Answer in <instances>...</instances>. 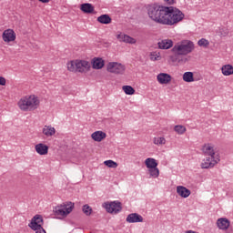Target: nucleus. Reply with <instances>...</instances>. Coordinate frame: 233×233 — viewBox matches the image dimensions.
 <instances>
[{"mask_svg":"<svg viewBox=\"0 0 233 233\" xmlns=\"http://www.w3.org/2000/svg\"><path fill=\"white\" fill-rule=\"evenodd\" d=\"M147 14L150 19L155 21V23H158L159 25H167V19L168 14H170V9H168V6L154 5L147 8Z\"/></svg>","mask_w":233,"mask_h":233,"instance_id":"f257e3e1","label":"nucleus"},{"mask_svg":"<svg viewBox=\"0 0 233 233\" xmlns=\"http://www.w3.org/2000/svg\"><path fill=\"white\" fill-rule=\"evenodd\" d=\"M39 97L35 95L25 96L18 101V106L23 112H32L39 108Z\"/></svg>","mask_w":233,"mask_h":233,"instance_id":"f03ea898","label":"nucleus"},{"mask_svg":"<svg viewBox=\"0 0 233 233\" xmlns=\"http://www.w3.org/2000/svg\"><path fill=\"white\" fill-rule=\"evenodd\" d=\"M194 42L190 40H184L177 45H175L172 48L173 54H180L182 56H188L194 50Z\"/></svg>","mask_w":233,"mask_h":233,"instance_id":"7ed1b4c3","label":"nucleus"},{"mask_svg":"<svg viewBox=\"0 0 233 233\" xmlns=\"http://www.w3.org/2000/svg\"><path fill=\"white\" fill-rule=\"evenodd\" d=\"M169 13H167V19L166 20V25L172 26V25H177V23L185 19V14L181 10L174 6L168 7Z\"/></svg>","mask_w":233,"mask_h":233,"instance_id":"20e7f679","label":"nucleus"},{"mask_svg":"<svg viewBox=\"0 0 233 233\" xmlns=\"http://www.w3.org/2000/svg\"><path fill=\"white\" fill-rule=\"evenodd\" d=\"M74 210V203L66 202L60 204L54 208L53 212L56 216H62V218H66L70 212Z\"/></svg>","mask_w":233,"mask_h":233,"instance_id":"39448f33","label":"nucleus"},{"mask_svg":"<svg viewBox=\"0 0 233 233\" xmlns=\"http://www.w3.org/2000/svg\"><path fill=\"white\" fill-rule=\"evenodd\" d=\"M28 227L35 230V233H46L43 228V217L41 215H35L29 223Z\"/></svg>","mask_w":233,"mask_h":233,"instance_id":"423d86ee","label":"nucleus"},{"mask_svg":"<svg viewBox=\"0 0 233 233\" xmlns=\"http://www.w3.org/2000/svg\"><path fill=\"white\" fill-rule=\"evenodd\" d=\"M106 70L107 72H110V74L123 76V74H125V70H127V67L121 63L109 62L106 66Z\"/></svg>","mask_w":233,"mask_h":233,"instance_id":"0eeeda50","label":"nucleus"},{"mask_svg":"<svg viewBox=\"0 0 233 233\" xmlns=\"http://www.w3.org/2000/svg\"><path fill=\"white\" fill-rule=\"evenodd\" d=\"M221 161V157L220 156H216V157H206L203 160L202 163L200 164L201 168H214L215 165H218Z\"/></svg>","mask_w":233,"mask_h":233,"instance_id":"6e6552de","label":"nucleus"},{"mask_svg":"<svg viewBox=\"0 0 233 233\" xmlns=\"http://www.w3.org/2000/svg\"><path fill=\"white\" fill-rule=\"evenodd\" d=\"M104 208L109 214H117V212H121L122 209L121 202L118 201H114L111 203L106 202L104 203Z\"/></svg>","mask_w":233,"mask_h":233,"instance_id":"1a4fd4ad","label":"nucleus"},{"mask_svg":"<svg viewBox=\"0 0 233 233\" xmlns=\"http://www.w3.org/2000/svg\"><path fill=\"white\" fill-rule=\"evenodd\" d=\"M90 70V63L86 60H76V72L84 74Z\"/></svg>","mask_w":233,"mask_h":233,"instance_id":"9d476101","label":"nucleus"},{"mask_svg":"<svg viewBox=\"0 0 233 233\" xmlns=\"http://www.w3.org/2000/svg\"><path fill=\"white\" fill-rule=\"evenodd\" d=\"M202 152H203L204 156L215 157H216V156H219V153H218L216 151V149L214 148V147L211 144H205L202 147Z\"/></svg>","mask_w":233,"mask_h":233,"instance_id":"9b49d317","label":"nucleus"},{"mask_svg":"<svg viewBox=\"0 0 233 233\" xmlns=\"http://www.w3.org/2000/svg\"><path fill=\"white\" fill-rule=\"evenodd\" d=\"M2 37L5 43H12V41H15V32L13 29H6L4 31Z\"/></svg>","mask_w":233,"mask_h":233,"instance_id":"f8f14e48","label":"nucleus"},{"mask_svg":"<svg viewBox=\"0 0 233 233\" xmlns=\"http://www.w3.org/2000/svg\"><path fill=\"white\" fill-rule=\"evenodd\" d=\"M157 80L160 85H168L172 81V76L167 73H160L157 76Z\"/></svg>","mask_w":233,"mask_h":233,"instance_id":"ddd939ff","label":"nucleus"},{"mask_svg":"<svg viewBox=\"0 0 233 233\" xmlns=\"http://www.w3.org/2000/svg\"><path fill=\"white\" fill-rule=\"evenodd\" d=\"M126 221L127 223H143V217L137 213H131L127 217Z\"/></svg>","mask_w":233,"mask_h":233,"instance_id":"4468645a","label":"nucleus"},{"mask_svg":"<svg viewBox=\"0 0 233 233\" xmlns=\"http://www.w3.org/2000/svg\"><path fill=\"white\" fill-rule=\"evenodd\" d=\"M217 227L219 230H228V227H230V220L226 218H220L217 220Z\"/></svg>","mask_w":233,"mask_h":233,"instance_id":"2eb2a0df","label":"nucleus"},{"mask_svg":"<svg viewBox=\"0 0 233 233\" xmlns=\"http://www.w3.org/2000/svg\"><path fill=\"white\" fill-rule=\"evenodd\" d=\"M35 150L39 156H46V154H48V146L39 143L35 146Z\"/></svg>","mask_w":233,"mask_h":233,"instance_id":"dca6fc26","label":"nucleus"},{"mask_svg":"<svg viewBox=\"0 0 233 233\" xmlns=\"http://www.w3.org/2000/svg\"><path fill=\"white\" fill-rule=\"evenodd\" d=\"M158 48L161 50H168V48H172L174 46V42L170 39H164L157 43Z\"/></svg>","mask_w":233,"mask_h":233,"instance_id":"f3484780","label":"nucleus"},{"mask_svg":"<svg viewBox=\"0 0 233 233\" xmlns=\"http://www.w3.org/2000/svg\"><path fill=\"white\" fill-rule=\"evenodd\" d=\"M177 194H178L180 198H188V196H190V194H192V192L190 191V189L187 188L186 187L177 186Z\"/></svg>","mask_w":233,"mask_h":233,"instance_id":"a211bd4d","label":"nucleus"},{"mask_svg":"<svg viewBox=\"0 0 233 233\" xmlns=\"http://www.w3.org/2000/svg\"><path fill=\"white\" fill-rule=\"evenodd\" d=\"M116 38L120 41V43H129V45L136 44V39L132 38L128 35L119 34L116 35Z\"/></svg>","mask_w":233,"mask_h":233,"instance_id":"6ab92c4d","label":"nucleus"},{"mask_svg":"<svg viewBox=\"0 0 233 233\" xmlns=\"http://www.w3.org/2000/svg\"><path fill=\"white\" fill-rule=\"evenodd\" d=\"M42 134L46 137H52V136H56V127L52 126H45L42 129Z\"/></svg>","mask_w":233,"mask_h":233,"instance_id":"aec40b11","label":"nucleus"},{"mask_svg":"<svg viewBox=\"0 0 233 233\" xmlns=\"http://www.w3.org/2000/svg\"><path fill=\"white\" fill-rule=\"evenodd\" d=\"M181 54L174 53L173 56H171V61L172 63H178L179 65H185L188 59L181 57Z\"/></svg>","mask_w":233,"mask_h":233,"instance_id":"412c9836","label":"nucleus"},{"mask_svg":"<svg viewBox=\"0 0 233 233\" xmlns=\"http://www.w3.org/2000/svg\"><path fill=\"white\" fill-rule=\"evenodd\" d=\"M91 137L94 139V141L101 143V140L106 137V133L103 131H96L91 135Z\"/></svg>","mask_w":233,"mask_h":233,"instance_id":"4be33fe9","label":"nucleus"},{"mask_svg":"<svg viewBox=\"0 0 233 233\" xmlns=\"http://www.w3.org/2000/svg\"><path fill=\"white\" fill-rule=\"evenodd\" d=\"M80 10L84 12V14H93L95 8L94 5H92V4L86 3L80 5Z\"/></svg>","mask_w":233,"mask_h":233,"instance_id":"5701e85b","label":"nucleus"},{"mask_svg":"<svg viewBox=\"0 0 233 233\" xmlns=\"http://www.w3.org/2000/svg\"><path fill=\"white\" fill-rule=\"evenodd\" d=\"M96 20L101 25H110V23H112V18L108 15H101L100 16L97 17Z\"/></svg>","mask_w":233,"mask_h":233,"instance_id":"b1692460","label":"nucleus"},{"mask_svg":"<svg viewBox=\"0 0 233 233\" xmlns=\"http://www.w3.org/2000/svg\"><path fill=\"white\" fill-rule=\"evenodd\" d=\"M105 66V60L103 58H95L93 61V68L101 70Z\"/></svg>","mask_w":233,"mask_h":233,"instance_id":"393cba45","label":"nucleus"},{"mask_svg":"<svg viewBox=\"0 0 233 233\" xmlns=\"http://www.w3.org/2000/svg\"><path fill=\"white\" fill-rule=\"evenodd\" d=\"M145 165L148 169L156 168L157 167V161L156 160V158L148 157L145 160Z\"/></svg>","mask_w":233,"mask_h":233,"instance_id":"a878e982","label":"nucleus"},{"mask_svg":"<svg viewBox=\"0 0 233 233\" xmlns=\"http://www.w3.org/2000/svg\"><path fill=\"white\" fill-rule=\"evenodd\" d=\"M221 72L223 76H232L233 66L230 65H226L221 67Z\"/></svg>","mask_w":233,"mask_h":233,"instance_id":"bb28decb","label":"nucleus"},{"mask_svg":"<svg viewBox=\"0 0 233 233\" xmlns=\"http://www.w3.org/2000/svg\"><path fill=\"white\" fill-rule=\"evenodd\" d=\"M183 81H185V83H194V73L192 72L184 73Z\"/></svg>","mask_w":233,"mask_h":233,"instance_id":"cd10ccee","label":"nucleus"},{"mask_svg":"<svg viewBox=\"0 0 233 233\" xmlns=\"http://www.w3.org/2000/svg\"><path fill=\"white\" fill-rule=\"evenodd\" d=\"M122 89L127 96H134V94H136V89H134L132 86H122Z\"/></svg>","mask_w":233,"mask_h":233,"instance_id":"c85d7f7f","label":"nucleus"},{"mask_svg":"<svg viewBox=\"0 0 233 233\" xmlns=\"http://www.w3.org/2000/svg\"><path fill=\"white\" fill-rule=\"evenodd\" d=\"M148 174L150 177H153L154 179L159 177V168L157 167H151L148 169Z\"/></svg>","mask_w":233,"mask_h":233,"instance_id":"c756f323","label":"nucleus"},{"mask_svg":"<svg viewBox=\"0 0 233 233\" xmlns=\"http://www.w3.org/2000/svg\"><path fill=\"white\" fill-rule=\"evenodd\" d=\"M77 60H72L67 63V70L69 72H76Z\"/></svg>","mask_w":233,"mask_h":233,"instance_id":"7c9ffc66","label":"nucleus"},{"mask_svg":"<svg viewBox=\"0 0 233 233\" xmlns=\"http://www.w3.org/2000/svg\"><path fill=\"white\" fill-rule=\"evenodd\" d=\"M153 143L159 147L161 145H165L167 143V139L163 137H157L153 138Z\"/></svg>","mask_w":233,"mask_h":233,"instance_id":"2f4dec72","label":"nucleus"},{"mask_svg":"<svg viewBox=\"0 0 233 233\" xmlns=\"http://www.w3.org/2000/svg\"><path fill=\"white\" fill-rule=\"evenodd\" d=\"M175 132L177 134H179L180 136L183 135L185 132H187V127L181 125L175 126L174 127Z\"/></svg>","mask_w":233,"mask_h":233,"instance_id":"473e14b6","label":"nucleus"},{"mask_svg":"<svg viewBox=\"0 0 233 233\" xmlns=\"http://www.w3.org/2000/svg\"><path fill=\"white\" fill-rule=\"evenodd\" d=\"M104 165H106V167H108L109 168H117V163L114 162V160H106L104 162Z\"/></svg>","mask_w":233,"mask_h":233,"instance_id":"72a5a7b5","label":"nucleus"},{"mask_svg":"<svg viewBox=\"0 0 233 233\" xmlns=\"http://www.w3.org/2000/svg\"><path fill=\"white\" fill-rule=\"evenodd\" d=\"M82 210H83L84 214L86 216H90L93 212V209L87 204L83 206Z\"/></svg>","mask_w":233,"mask_h":233,"instance_id":"f704fd0d","label":"nucleus"},{"mask_svg":"<svg viewBox=\"0 0 233 233\" xmlns=\"http://www.w3.org/2000/svg\"><path fill=\"white\" fill-rule=\"evenodd\" d=\"M198 46H204L205 48H207V46H208V45H210V42H208V40L202 38L200 40H198Z\"/></svg>","mask_w":233,"mask_h":233,"instance_id":"c9c22d12","label":"nucleus"},{"mask_svg":"<svg viewBox=\"0 0 233 233\" xmlns=\"http://www.w3.org/2000/svg\"><path fill=\"white\" fill-rule=\"evenodd\" d=\"M218 34L223 37H227V35H228V29H227L226 27H220L218 29Z\"/></svg>","mask_w":233,"mask_h":233,"instance_id":"e433bc0d","label":"nucleus"},{"mask_svg":"<svg viewBox=\"0 0 233 233\" xmlns=\"http://www.w3.org/2000/svg\"><path fill=\"white\" fill-rule=\"evenodd\" d=\"M158 57H159V56H157V54H156V53H151V55H150L151 61H157Z\"/></svg>","mask_w":233,"mask_h":233,"instance_id":"4c0bfd02","label":"nucleus"},{"mask_svg":"<svg viewBox=\"0 0 233 233\" xmlns=\"http://www.w3.org/2000/svg\"><path fill=\"white\" fill-rule=\"evenodd\" d=\"M6 85V79L3 76H0V86H5Z\"/></svg>","mask_w":233,"mask_h":233,"instance_id":"58836bf2","label":"nucleus"},{"mask_svg":"<svg viewBox=\"0 0 233 233\" xmlns=\"http://www.w3.org/2000/svg\"><path fill=\"white\" fill-rule=\"evenodd\" d=\"M167 5H174V0H164Z\"/></svg>","mask_w":233,"mask_h":233,"instance_id":"ea45409f","label":"nucleus"},{"mask_svg":"<svg viewBox=\"0 0 233 233\" xmlns=\"http://www.w3.org/2000/svg\"><path fill=\"white\" fill-rule=\"evenodd\" d=\"M40 3H50V0H38Z\"/></svg>","mask_w":233,"mask_h":233,"instance_id":"a19ab883","label":"nucleus"},{"mask_svg":"<svg viewBox=\"0 0 233 233\" xmlns=\"http://www.w3.org/2000/svg\"><path fill=\"white\" fill-rule=\"evenodd\" d=\"M186 233H196V232L193 231V230H188V231H187Z\"/></svg>","mask_w":233,"mask_h":233,"instance_id":"79ce46f5","label":"nucleus"},{"mask_svg":"<svg viewBox=\"0 0 233 233\" xmlns=\"http://www.w3.org/2000/svg\"><path fill=\"white\" fill-rule=\"evenodd\" d=\"M214 1H220V0H214Z\"/></svg>","mask_w":233,"mask_h":233,"instance_id":"37998d69","label":"nucleus"}]
</instances>
